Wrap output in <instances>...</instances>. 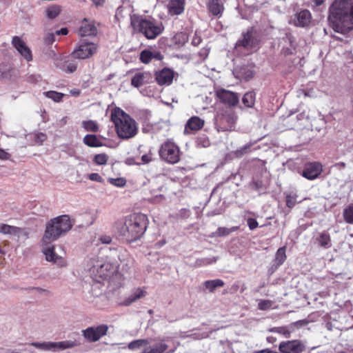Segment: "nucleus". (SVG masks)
Returning a JSON list of instances; mask_svg holds the SVG:
<instances>
[{
    "mask_svg": "<svg viewBox=\"0 0 353 353\" xmlns=\"http://www.w3.org/2000/svg\"><path fill=\"white\" fill-rule=\"evenodd\" d=\"M72 226V222L68 215H62L54 218L46 225V232L43 237V243L46 246L43 247V253L48 261L52 262L59 267L66 266V261L63 257L56 254L53 247L48 246V244L68 232Z\"/></svg>",
    "mask_w": 353,
    "mask_h": 353,
    "instance_id": "nucleus-1",
    "label": "nucleus"
},
{
    "mask_svg": "<svg viewBox=\"0 0 353 353\" xmlns=\"http://www.w3.org/2000/svg\"><path fill=\"white\" fill-rule=\"evenodd\" d=\"M330 26L345 34L353 30V0H334L329 8Z\"/></svg>",
    "mask_w": 353,
    "mask_h": 353,
    "instance_id": "nucleus-2",
    "label": "nucleus"
},
{
    "mask_svg": "<svg viewBox=\"0 0 353 353\" xmlns=\"http://www.w3.org/2000/svg\"><path fill=\"white\" fill-rule=\"evenodd\" d=\"M148 222V218L144 214L134 213L116 221L114 230L123 239L132 242L143 236L146 230Z\"/></svg>",
    "mask_w": 353,
    "mask_h": 353,
    "instance_id": "nucleus-3",
    "label": "nucleus"
},
{
    "mask_svg": "<svg viewBox=\"0 0 353 353\" xmlns=\"http://www.w3.org/2000/svg\"><path fill=\"white\" fill-rule=\"evenodd\" d=\"M110 120L114 123L116 132L120 139L132 138L138 132L137 122L120 108L114 107L111 109Z\"/></svg>",
    "mask_w": 353,
    "mask_h": 353,
    "instance_id": "nucleus-4",
    "label": "nucleus"
},
{
    "mask_svg": "<svg viewBox=\"0 0 353 353\" xmlns=\"http://www.w3.org/2000/svg\"><path fill=\"white\" fill-rule=\"evenodd\" d=\"M130 23L134 30H139L148 39H155L164 30L162 22L154 19H142L136 15H132Z\"/></svg>",
    "mask_w": 353,
    "mask_h": 353,
    "instance_id": "nucleus-5",
    "label": "nucleus"
},
{
    "mask_svg": "<svg viewBox=\"0 0 353 353\" xmlns=\"http://www.w3.org/2000/svg\"><path fill=\"white\" fill-rule=\"evenodd\" d=\"M89 270L94 279L101 282L100 279L105 280L112 276L118 269L117 262H110L102 256L93 258L90 260Z\"/></svg>",
    "mask_w": 353,
    "mask_h": 353,
    "instance_id": "nucleus-6",
    "label": "nucleus"
},
{
    "mask_svg": "<svg viewBox=\"0 0 353 353\" xmlns=\"http://www.w3.org/2000/svg\"><path fill=\"white\" fill-rule=\"evenodd\" d=\"M258 41L254 36L252 28L243 33L242 39H239L235 46L236 52L248 54L255 50L257 48Z\"/></svg>",
    "mask_w": 353,
    "mask_h": 353,
    "instance_id": "nucleus-7",
    "label": "nucleus"
},
{
    "mask_svg": "<svg viewBox=\"0 0 353 353\" xmlns=\"http://www.w3.org/2000/svg\"><path fill=\"white\" fill-rule=\"evenodd\" d=\"M97 50V43L83 39L72 51L71 56L76 59H86L95 54Z\"/></svg>",
    "mask_w": 353,
    "mask_h": 353,
    "instance_id": "nucleus-8",
    "label": "nucleus"
},
{
    "mask_svg": "<svg viewBox=\"0 0 353 353\" xmlns=\"http://www.w3.org/2000/svg\"><path fill=\"white\" fill-rule=\"evenodd\" d=\"M159 155L163 160L169 163H176L180 159L179 148L174 143L167 141L162 144L159 150Z\"/></svg>",
    "mask_w": 353,
    "mask_h": 353,
    "instance_id": "nucleus-9",
    "label": "nucleus"
},
{
    "mask_svg": "<svg viewBox=\"0 0 353 353\" xmlns=\"http://www.w3.org/2000/svg\"><path fill=\"white\" fill-rule=\"evenodd\" d=\"M237 116L232 110H227L218 116L219 131H232L235 129Z\"/></svg>",
    "mask_w": 353,
    "mask_h": 353,
    "instance_id": "nucleus-10",
    "label": "nucleus"
},
{
    "mask_svg": "<svg viewBox=\"0 0 353 353\" xmlns=\"http://www.w3.org/2000/svg\"><path fill=\"white\" fill-rule=\"evenodd\" d=\"M108 330V327L105 325L89 327L82 330V335L88 342L93 343L98 341L102 336H105Z\"/></svg>",
    "mask_w": 353,
    "mask_h": 353,
    "instance_id": "nucleus-11",
    "label": "nucleus"
},
{
    "mask_svg": "<svg viewBox=\"0 0 353 353\" xmlns=\"http://www.w3.org/2000/svg\"><path fill=\"white\" fill-rule=\"evenodd\" d=\"M279 350L282 353H301L304 351L305 346L299 340H293L281 342Z\"/></svg>",
    "mask_w": 353,
    "mask_h": 353,
    "instance_id": "nucleus-12",
    "label": "nucleus"
},
{
    "mask_svg": "<svg viewBox=\"0 0 353 353\" xmlns=\"http://www.w3.org/2000/svg\"><path fill=\"white\" fill-rule=\"evenodd\" d=\"M323 170L322 165L319 162H311L305 164L302 176L308 180H314L319 177Z\"/></svg>",
    "mask_w": 353,
    "mask_h": 353,
    "instance_id": "nucleus-13",
    "label": "nucleus"
},
{
    "mask_svg": "<svg viewBox=\"0 0 353 353\" xmlns=\"http://www.w3.org/2000/svg\"><path fill=\"white\" fill-rule=\"evenodd\" d=\"M54 65L57 68L66 73L74 72L78 67L77 61L67 60L64 57H57L54 59Z\"/></svg>",
    "mask_w": 353,
    "mask_h": 353,
    "instance_id": "nucleus-14",
    "label": "nucleus"
},
{
    "mask_svg": "<svg viewBox=\"0 0 353 353\" xmlns=\"http://www.w3.org/2000/svg\"><path fill=\"white\" fill-rule=\"evenodd\" d=\"M216 96L222 103L229 106H235L239 101L238 94L224 89L217 90Z\"/></svg>",
    "mask_w": 353,
    "mask_h": 353,
    "instance_id": "nucleus-15",
    "label": "nucleus"
},
{
    "mask_svg": "<svg viewBox=\"0 0 353 353\" xmlns=\"http://www.w3.org/2000/svg\"><path fill=\"white\" fill-rule=\"evenodd\" d=\"M12 43L18 52L28 61L32 59V53L30 48L26 43L17 36L12 37Z\"/></svg>",
    "mask_w": 353,
    "mask_h": 353,
    "instance_id": "nucleus-16",
    "label": "nucleus"
},
{
    "mask_svg": "<svg viewBox=\"0 0 353 353\" xmlns=\"http://www.w3.org/2000/svg\"><path fill=\"white\" fill-rule=\"evenodd\" d=\"M155 78L160 85H170L174 79V71L170 68H163L156 72Z\"/></svg>",
    "mask_w": 353,
    "mask_h": 353,
    "instance_id": "nucleus-17",
    "label": "nucleus"
},
{
    "mask_svg": "<svg viewBox=\"0 0 353 353\" xmlns=\"http://www.w3.org/2000/svg\"><path fill=\"white\" fill-rule=\"evenodd\" d=\"M311 13L307 10H303L294 15L292 19L293 24L299 27H306L311 22Z\"/></svg>",
    "mask_w": 353,
    "mask_h": 353,
    "instance_id": "nucleus-18",
    "label": "nucleus"
},
{
    "mask_svg": "<svg viewBox=\"0 0 353 353\" xmlns=\"http://www.w3.org/2000/svg\"><path fill=\"white\" fill-rule=\"evenodd\" d=\"M167 8L170 15H180L185 10V0H170L167 6Z\"/></svg>",
    "mask_w": 353,
    "mask_h": 353,
    "instance_id": "nucleus-19",
    "label": "nucleus"
},
{
    "mask_svg": "<svg viewBox=\"0 0 353 353\" xmlns=\"http://www.w3.org/2000/svg\"><path fill=\"white\" fill-rule=\"evenodd\" d=\"M233 73L236 79L245 81H249L254 75L252 68L248 66L236 67L234 68Z\"/></svg>",
    "mask_w": 353,
    "mask_h": 353,
    "instance_id": "nucleus-20",
    "label": "nucleus"
},
{
    "mask_svg": "<svg viewBox=\"0 0 353 353\" xmlns=\"http://www.w3.org/2000/svg\"><path fill=\"white\" fill-rule=\"evenodd\" d=\"M204 125V121L198 117H192L188 119L185 124L184 133L189 134L190 131H197Z\"/></svg>",
    "mask_w": 353,
    "mask_h": 353,
    "instance_id": "nucleus-21",
    "label": "nucleus"
},
{
    "mask_svg": "<svg viewBox=\"0 0 353 353\" xmlns=\"http://www.w3.org/2000/svg\"><path fill=\"white\" fill-rule=\"evenodd\" d=\"M209 12L213 16L220 17L223 12V2L222 0H209L208 4Z\"/></svg>",
    "mask_w": 353,
    "mask_h": 353,
    "instance_id": "nucleus-22",
    "label": "nucleus"
},
{
    "mask_svg": "<svg viewBox=\"0 0 353 353\" xmlns=\"http://www.w3.org/2000/svg\"><path fill=\"white\" fill-rule=\"evenodd\" d=\"M97 30L92 23L84 19L79 30V34L81 37L92 36L97 34Z\"/></svg>",
    "mask_w": 353,
    "mask_h": 353,
    "instance_id": "nucleus-23",
    "label": "nucleus"
},
{
    "mask_svg": "<svg viewBox=\"0 0 353 353\" xmlns=\"http://www.w3.org/2000/svg\"><path fill=\"white\" fill-rule=\"evenodd\" d=\"M77 345L78 343L77 341L72 340H65L57 342L52 341V352H59L72 349Z\"/></svg>",
    "mask_w": 353,
    "mask_h": 353,
    "instance_id": "nucleus-24",
    "label": "nucleus"
},
{
    "mask_svg": "<svg viewBox=\"0 0 353 353\" xmlns=\"http://www.w3.org/2000/svg\"><path fill=\"white\" fill-rule=\"evenodd\" d=\"M314 243L319 246L328 249L332 247L331 238L327 232H323L314 239Z\"/></svg>",
    "mask_w": 353,
    "mask_h": 353,
    "instance_id": "nucleus-25",
    "label": "nucleus"
},
{
    "mask_svg": "<svg viewBox=\"0 0 353 353\" xmlns=\"http://www.w3.org/2000/svg\"><path fill=\"white\" fill-rule=\"evenodd\" d=\"M146 292L142 288H137L132 291V294L124 301L125 305H129L137 300L145 296Z\"/></svg>",
    "mask_w": 353,
    "mask_h": 353,
    "instance_id": "nucleus-26",
    "label": "nucleus"
},
{
    "mask_svg": "<svg viewBox=\"0 0 353 353\" xmlns=\"http://www.w3.org/2000/svg\"><path fill=\"white\" fill-rule=\"evenodd\" d=\"M83 143L89 147L97 148L103 145L101 141L95 134H87L83 138Z\"/></svg>",
    "mask_w": 353,
    "mask_h": 353,
    "instance_id": "nucleus-27",
    "label": "nucleus"
},
{
    "mask_svg": "<svg viewBox=\"0 0 353 353\" xmlns=\"http://www.w3.org/2000/svg\"><path fill=\"white\" fill-rule=\"evenodd\" d=\"M21 231L19 228L0 223V233L3 234L19 235Z\"/></svg>",
    "mask_w": 353,
    "mask_h": 353,
    "instance_id": "nucleus-28",
    "label": "nucleus"
},
{
    "mask_svg": "<svg viewBox=\"0 0 353 353\" xmlns=\"http://www.w3.org/2000/svg\"><path fill=\"white\" fill-rule=\"evenodd\" d=\"M148 74L143 72H137L132 78L131 83L133 86L139 88L146 82Z\"/></svg>",
    "mask_w": 353,
    "mask_h": 353,
    "instance_id": "nucleus-29",
    "label": "nucleus"
},
{
    "mask_svg": "<svg viewBox=\"0 0 353 353\" xmlns=\"http://www.w3.org/2000/svg\"><path fill=\"white\" fill-rule=\"evenodd\" d=\"M203 285L210 292H213L217 288L223 287L224 282L221 279L208 280Z\"/></svg>",
    "mask_w": 353,
    "mask_h": 353,
    "instance_id": "nucleus-30",
    "label": "nucleus"
},
{
    "mask_svg": "<svg viewBox=\"0 0 353 353\" xmlns=\"http://www.w3.org/2000/svg\"><path fill=\"white\" fill-rule=\"evenodd\" d=\"M255 97L256 95L254 92H246L242 98V102L245 107L252 108L254 105Z\"/></svg>",
    "mask_w": 353,
    "mask_h": 353,
    "instance_id": "nucleus-31",
    "label": "nucleus"
},
{
    "mask_svg": "<svg viewBox=\"0 0 353 353\" xmlns=\"http://www.w3.org/2000/svg\"><path fill=\"white\" fill-rule=\"evenodd\" d=\"M30 345L42 351L52 352V341L32 342L30 343Z\"/></svg>",
    "mask_w": 353,
    "mask_h": 353,
    "instance_id": "nucleus-32",
    "label": "nucleus"
},
{
    "mask_svg": "<svg viewBox=\"0 0 353 353\" xmlns=\"http://www.w3.org/2000/svg\"><path fill=\"white\" fill-rule=\"evenodd\" d=\"M238 229V226H234L230 228H228L225 227H219L214 232V235L216 236H225L230 234L232 232L236 231Z\"/></svg>",
    "mask_w": 353,
    "mask_h": 353,
    "instance_id": "nucleus-33",
    "label": "nucleus"
},
{
    "mask_svg": "<svg viewBox=\"0 0 353 353\" xmlns=\"http://www.w3.org/2000/svg\"><path fill=\"white\" fill-rule=\"evenodd\" d=\"M82 126L86 131L97 132L99 130L97 122L92 120L83 121Z\"/></svg>",
    "mask_w": 353,
    "mask_h": 353,
    "instance_id": "nucleus-34",
    "label": "nucleus"
},
{
    "mask_svg": "<svg viewBox=\"0 0 353 353\" xmlns=\"http://www.w3.org/2000/svg\"><path fill=\"white\" fill-rule=\"evenodd\" d=\"M61 8L59 6H52L47 8L46 16L50 19H55L61 12Z\"/></svg>",
    "mask_w": 353,
    "mask_h": 353,
    "instance_id": "nucleus-35",
    "label": "nucleus"
},
{
    "mask_svg": "<svg viewBox=\"0 0 353 353\" xmlns=\"http://www.w3.org/2000/svg\"><path fill=\"white\" fill-rule=\"evenodd\" d=\"M272 332L278 333L283 335L286 338H289L290 336V334L292 332V329H290L289 327H274L270 330Z\"/></svg>",
    "mask_w": 353,
    "mask_h": 353,
    "instance_id": "nucleus-36",
    "label": "nucleus"
},
{
    "mask_svg": "<svg viewBox=\"0 0 353 353\" xmlns=\"http://www.w3.org/2000/svg\"><path fill=\"white\" fill-rule=\"evenodd\" d=\"M286 259L285 247H281L278 249L275 255V261L278 265L283 263Z\"/></svg>",
    "mask_w": 353,
    "mask_h": 353,
    "instance_id": "nucleus-37",
    "label": "nucleus"
},
{
    "mask_svg": "<svg viewBox=\"0 0 353 353\" xmlns=\"http://www.w3.org/2000/svg\"><path fill=\"white\" fill-rule=\"evenodd\" d=\"M43 94L46 97L53 100L54 102H60L64 96V94L63 93L58 92L56 91H52V90L45 92H43Z\"/></svg>",
    "mask_w": 353,
    "mask_h": 353,
    "instance_id": "nucleus-38",
    "label": "nucleus"
},
{
    "mask_svg": "<svg viewBox=\"0 0 353 353\" xmlns=\"http://www.w3.org/2000/svg\"><path fill=\"white\" fill-rule=\"evenodd\" d=\"M344 220L350 224H353V205H349L343 210Z\"/></svg>",
    "mask_w": 353,
    "mask_h": 353,
    "instance_id": "nucleus-39",
    "label": "nucleus"
},
{
    "mask_svg": "<svg viewBox=\"0 0 353 353\" xmlns=\"http://www.w3.org/2000/svg\"><path fill=\"white\" fill-rule=\"evenodd\" d=\"M108 160V157L104 153L96 154L94 157V162L99 165H105Z\"/></svg>",
    "mask_w": 353,
    "mask_h": 353,
    "instance_id": "nucleus-40",
    "label": "nucleus"
},
{
    "mask_svg": "<svg viewBox=\"0 0 353 353\" xmlns=\"http://www.w3.org/2000/svg\"><path fill=\"white\" fill-rule=\"evenodd\" d=\"M140 60L143 63H150L152 60L151 50H143L140 54Z\"/></svg>",
    "mask_w": 353,
    "mask_h": 353,
    "instance_id": "nucleus-41",
    "label": "nucleus"
},
{
    "mask_svg": "<svg viewBox=\"0 0 353 353\" xmlns=\"http://www.w3.org/2000/svg\"><path fill=\"white\" fill-rule=\"evenodd\" d=\"M108 181L112 185H114L117 187H123L125 185V180L123 178H110L108 179Z\"/></svg>",
    "mask_w": 353,
    "mask_h": 353,
    "instance_id": "nucleus-42",
    "label": "nucleus"
},
{
    "mask_svg": "<svg viewBox=\"0 0 353 353\" xmlns=\"http://www.w3.org/2000/svg\"><path fill=\"white\" fill-rule=\"evenodd\" d=\"M216 261V259L205 258L196 260V264L197 266L207 265L211 264Z\"/></svg>",
    "mask_w": 353,
    "mask_h": 353,
    "instance_id": "nucleus-43",
    "label": "nucleus"
},
{
    "mask_svg": "<svg viewBox=\"0 0 353 353\" xmlns=\"http://www.w3.org/2000/svg\"><path fill=\"white\" fill-rule=\"evenodd\" d=\"M272 307V301L269 300H262L259 303L258 307L261 310H266Z\"/></svg>",
    "mask_w": 353,
    "mask_h": 353,
    "instance_id": "nucleus-44",
    "label": "nucleus"
},
{
    "mask_svg": "<svg viewBox=\"0 0 353 353\" xmlns=\"http://www.w3.org/2000/svg\"><path fill=\"white\" fill-rule=\"evenodd\" d=\"M152 160V154L151 152V150H150L148 153L141 156L142 163H137V165L146 164V163L151 162Z\"/></svg>",
    "mask_w": 353,
    "mask_h": 353,
    "instance_id": "nucleus-45",
    "label": "nucleus"
},
{
    "mask_svg": "<svg viewBox=\"0 0 353 353\" xmlns=\"http://www.w3.org/2000/svg\"><path fill=\"white\" fill-rule=\"evenodd\" d=\"M56 34L54 32H48L45 35L43 40L46 45L52 44L55 40Z\"/></svg>",
    "mask_w": 353,
    "mask_h": 353,
    "instance_id": "nucleus-46",
    "label": "nucleus"
},
{
    "mask_svg": "<svg viewBox=\"0 0 353 353\" xmlns=\"http://www.w3.org/2000/svg\"><path fill=\"white\" fill-rule=\"evenodd\" d=\"M296 203V196L295 195H287L286 196V205L292 208H293Z\"/></svg>",
    "mask_w": 353,
    "mask_h": 353,
    "instance_id": "nucleus-47",
    "label": "nucleus"
},
{
    "mask_svg": "<svg viewBox=\"0 0 353 353\" xmlns=\"http://www.w3.org/2000/svg\"><path fill=\"white\" fill-rule=\"evenodd\" d=\"M247 224L250 230H255L259 225L257 221L253 218H248L247 219Z\"/></svg>",
    "mask_w": 353,
    "mask_h": 353,
    "instance_id": "nucleus-48",
    "label": "nucleus"
},
{
    "mask_svg": "<svg viewBox=\"0 0 353 353\" xmlns=\"http://www.w3.org/2000/svg\"><path fill=\"white\" fill-rule=\"evenodd\" d=\"M46 139V135L42 132L37 133L34 136V140L39 144H41Z\"/></svg>",
    "mask_w": 353,
    "mask_h": 353,
    "instance_id": "nucleus-49",
    "label": "nucleus"
},
{
    "mask_svg": "<svg viewBox=\"0 0 353 353\" xmlns=\"http://www.w3.org/2000/svg\"><path fill=\"white\" fill-rule=\"evenodd\" d=\"M152 60L161 61L163 59V55L157 50H151Z\"/></svg>",
    "mask_w": 353,
    "mask_h": 353,
    "instance_id": "nucleus-50",
    "label": "nucleus"
},
{
    "mask_svg": "<svg viewBox=\"0 0 353 353\" xmlns=\"http://www.w3.org/2000/svg\"><path fill=\"white\" fill-rule=\"evenodd\" d=\"M88 179L92 181L102 182L103 179L98 173H92L88 175Z\"/></svg>",
    "mask_w": 353,
    "mask_h": 353,
    "instance_id": "nucleus-51",
    "label": "nucleus"
},
{
    "mask_svg": "<svg viewBox=\"0 0 353 353\" xmlns=\"http://www.w3.org/2000/svg\"><path fill=\"white\" fill-rule=\"evenodd\" d=\"M121 263L123 264V266H122V270L125 271V272H128V270L132 267L133 265V261L132 259H129L128 260V261L124 263L122 261H121Z\"/></svg>",
    "mask_w": 353,
    "mask_h": 353,
    "instance_id": "nucleus-52",
    "label": "nucleus"
},
{
    "mask_svg": "<svg viewBox=\"0 0 353 353\" xmlns=\"http://www.w3.org/2000/svg\"><path fill=\"white\" fill-rule=\"evenodd\" d=\"M99 241L103 244H110L112 241V238L110 236L103 235L100 236Z\"/></svg>",
    "mask_w": 353,
    "mask_h": 353,
    "instance_id": "nucleus-53",
    "label": "nucleus"
},
{
    "mask_svg": "<svg viewBox=\"0 0 353 353\" xmlns=\"http://www.w3.org/2000/svg\"><path fill=\"white\" fill-rule=\"evenodd\" d=\"M10 157V154L6 150L0 148V159L8 160Z\"/></svg>",
    "mask_w": 353,
    "mask_h": 353,
    "instance_id": "nucleus-54",
    "label": "nucleus"
},
{
    "mask_svg": "<svg viewBox=\"0 0 353 353\" xmlns=\"http://www.w3.org/2000/svg\"><path fill=\"white\" fill-rule=\"evenodd\" d=\"M208 54H209V49H208V48H203L199 52V57H201V58L202 59H205V58H207V57L208 56Z\"/></svg>",
    "mask_w": 353,
    "mask_h": 353,
    "instance_id": "nucleus-55",
    "label": "nucleus"
},
{
    "mask_svg": "<svg viewBox=\"0 0 353 353\" xmlns=\"http://www.w3.org/2000/svg\"><path fill=\"white\" fill-rule=\"evenodd\" d=\"M201 41H202L201 38L199 36H197L196 34H195L192 39V43L194 46H197L201 43Z\"/></svg>",
    "mask_w": 353,
    "mask_h": 353,
    "instance_id": "nucleus-56",
    "label": "nucleus"
},
{
    "mask_svg": "<svg viewBox=\"0 0 353 353\" xmlns=\"http://www.w3.org/2000/svg\"><path fill=\"white\" fill-rule=\"evenodd\" d=\"M68 32V30L66 28H63L55 32L56 35H66Z\"/></svg>",
    "mask_w": 353,
    "mask_h": 353,
    "instance_id": "nucleus-57",
    "label": "nucleus"
},
{
    "mask_svg": "<svg viewBox=\"0 0 353 353\" xmlns=\"http://www.w3.org/2000/svg\"><path fill=\"white\" fill-rule=\"evenodd\" d=\"M70 93L74 97H78L80 94L81 91L79 89H72L70 91Z\"/></svg>",
    "mask_w": 353,
    "mask_h": 353,
    "instance_id": "nucleus-58",
    "label": "nucleus"
},
{
    "mask_svg": "<svg viewBox=\"0 0 353 353\" xmlns=\"http://www.w3.org/2000/svg\"><path fill=\"white\" fill-rule=\"evenodd\" d=\"M97 6H101L105 3V0H91Z\"/></svg>",
    "mask_w": 353,
    "mask_h": 353,
    "instance_id": "nucleus-59",
    "label": "nucleus"
},
{
    "mask_svg": "<svg viewBox=\"0 0 353 353\" xmlns=\"http://www.w3.org/2000/svg\"><path fill=\"white\" fill-rule=\"evenodd\" d=\"M345 165H346L344 162H340V163H337L334 164V167L341 169V168H344L345 167Z\"/></svg>",
    "mask_w": 353,
    "mask_h": 353,
    "instance_id": "nucleus-60",
    "label": "nucleus"
},
{
    "mask_svg": "<svg viewBox=\"0 0 353 353\" xmlns=\"http://www.w3.org/2000/svg\"><path fill=\"white\" fill-rule=\"evenodd\" d=\"M286 38L288 39V40L289 41V42L292 45V43L293 42V37L292 36V34L290 33H287L286 34Z\"/></svg>",
    "mask_w": 353,
    "mask_h": 353,
    "instance_id": "nucleus-61",
    "label": "nucleus"
},
{
    "mask_svg": "<svg viewBox=\"0 0 353 353\" xmlns=\"http://www.w3.org/2000/svg\"><path fill=\"white\" fill-rule=\"evenodd\" d=\"M125 163L128 164V165H132L134 164V163L133 162V159H131V158H128L126 159L125 161Z\"/></svg>",
    "mask_w": 353,
    "mask_h": 353,
    "instance_id": "nucleus-62",
    "label": "nucleus"
},
{
    "mask_svg": "<svg viewBox=\"0 0 353 353\" xmlns=\"http://www.w3.org/2000/svg\"><path fill=\"white\" fill-rule=\"evenodd\" d=\"M324 0H314L316 6H320L323 3Z\"/></svg>",
    "mask_w": 353,
    "mask_h": 353,
    "instance_id": "nucleus-63",
    "label": "nucleus"
},
{
    "mask_svg": "<svg viewBox=\"0 0 353 353\" xmlns=\"http://www.w3.org/2000/svg\"><path fill=\"white\" fill-rule=\"evenodd\" d=\"M165 244V241H164V240L160 241L158 243L159 247H161V246L164 245Z\"/></svg>",
    "mask_w": 353,
    "mask_h": 353,
    "instance_id": "nucleus-64",
    "label": "nucleus"
}]
</instances>
